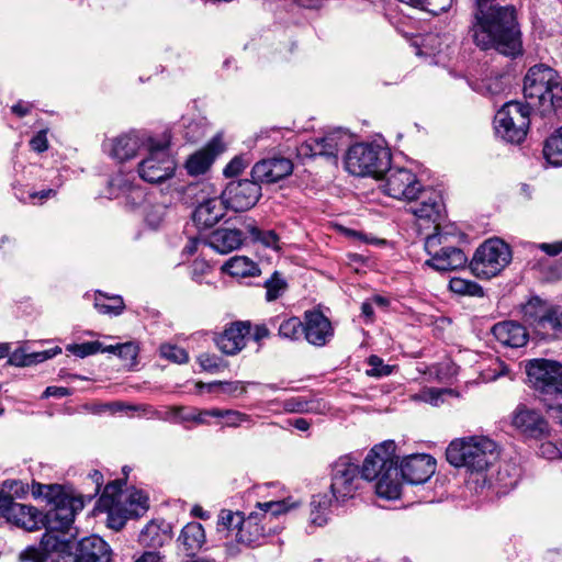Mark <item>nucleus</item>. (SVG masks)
<instances>
[{"instance_id": "nucleus-35", "label": "nucleus", "mask_w": 562, "mask_h": 562, "mask_svg": "<svg viewBox=\"0 0 562 562\" xmlns=\"http://www.w3.org/2000/svg\"><path fill=\"white\" fill-rule=\"evenodd\" d=\"M543 156L550 165L562 166V126L544 142Z\"/></svg>"}, {"instance_id": "nucleus-64", "label": "nucleus", "mask_w": 562, "mask_h": 562, "mask_svg": "<svg viewBox=\"0 0 562 562\" xmlns=\"http://www.w3.org/2000/svg\"><path fill=\"white\" fill-rule=\"evenodd\" d=\"M544 277L547 281L560 280L562 278V263H554L548 267Z\"/></svg>"}, {"instance_id": "nucleus-62", "label": "nucleus", "mask_w": 562, "mask_h": 562, "mask_svg": "<svg viewBox=\"0 0 562 562\" xmlns=\"http://www.w3.org/2000/svg\"><path fill=\"white\" fill-rule=\"evenodd\" d=\"M8 363L15 367H29L27 353L18 349L9 356Z\"/></svg>"}, {"instance_id": "nucleus-44", "label": "nucleus", "mask_w": 562, "mask_h": 562, "mask_svg": "<svg viewBox=\"0 0 562 562\" xmlns=\"http://www.w3.org/2000/svg\"><path fill=\"white\" fill-rule=\"evenodd\" d=\"M507 88V77L504 75H491L482 81L483 92L492 97L503 93Z\"/></svg>"}, {"instance_id": "nucleus-55", "label": "nucleus", "mask_w": 562, "mask_h": 562, "mask_svg": "<svg viewBox=\"0 0 562 562\" xmlns=\"http://www.w3.org/2000/svg\"><path fill=\"white\" fill-rule=\"evenodd\" d=\"M243 423L252 424L250 415L234 409H229L228 413H226L225 426L237 428Z\"/></svg>"}, {"instance_id": "nucleus-46", "label": "nucleus", "mask_w": 562, "mask_h": 562, "mask_svg": "<svg viewBox=\"0 0 562 562\" xmlns=\"http://www.w3.org/2000/svg\"><path fill=\"white\" fill-rule=\"evenodd\" d=\"M160 356L178 364L187 363L189 361V355L186 349L176 345H161Z\"/></svg>"}, {"instance_id": "nucleus-39", "label": "nucleus", "mask_w": 562, "mask_h": 562, "mask_svg": "<svg viewBox=\"0 0 562 562\" xmlns=\"http://www.w3.org/2000/svg\"><path fill=\"white\" fill-rule=\"evenodd\" d=\"M449 289L461 295L476 297H482L484 295V290L479 283L462 278H452L449 282Z\"/></svg>"}, {"instance_id": "nucleus-21", "label": "nucleus", "mask_w": 562, "mask_h": 562, "mask_svg": "<svg viewBox=\"0 0 562 562\" xmlns=\"http://www.w3.org/2000/svg\"><path fill=\"white\" fill-rule=\"evenodd\" d=\"M249 321H236L229 323L223 333L215 335L216 347L227 356H234L246 347V336L250 334Z\"/></svg>"}, {"instance_id": "nucleus-3", "label": "nucleus", "mask_w": 562, "mask_h": 562, "mask_svg": "<svg viewBox=\"0 0 562 562\" xmlns=\"http://www.w3.org/2000/svg\"><path fill=\"white\" fill-rule=\"evenodd\" d=\"M41 544L52 562H111L112 550L99 536L77 540L70 529H45Z\"/></svg>"}, {"instance_id": "nucleus-51", "label": "nucleus", "mask_w": 562, "mask_h": 562, "mask_svg": "<svg viewBox=\"0 0 562 562\" xmlns=\"http://www.w3.org/2000/svg\"><path fill=\"white\" fill-rule=\"evenodd\" d=\"M246 520L243 512H232L229 509H222L218 515L217 525L222 527H243Z\"/></svg>"}, {"instance_id": "nucleus-12", "label": "nucleus", "mask_w": 562, "mask_h": 562, "mask_svg": "<svg viewBox=\"0 0 562 562\" xmlns=\"http://www.w3.org/2000/svg\"><path fill=\"white\" fill-rule=\"evenodd\" d=\"M525 370L530 387L539 397L562 395V363L536 358L526 361Z\"/></svg>"}, {"instance_id": "nucleus-38", "label": "nucleus", "mask_w": 562, "mask_h": 562, "mask_svg": "<svg viewBox=\"0 0 562 562\" xmlns=\"http://www.w3.org/2000/svg\"><path fill=\"white\" fill-rule=\"evenodd\" d=\"M409 7L427 11L434 15L446 12L452 5L453 0H398Z\"/></svg>"}, {"instance_id": "nucleus-6", "label": "nucleus", "mask_w": 562, "mask_h": 562, "mask_svg": "<svg viewBox=\"0 0 562 562\" xmlns=\"http://www.w3.org/2000/svg\"><path fill=\"white\" fill-rule=\"evenodd\" d=\"M522 92L527 104L542 113L562 108V78L546 64H536L528 69Z\"/></svg>"}, {"instance_id": "nucleus-28", "label": "nucleus", "mask_w": 562, "mask_h": 562, "mask_svg": "<svg viewBox=\"0 0 562 562\" xmlns=\"http://www.w3.org/2000/svg\"><path fill=\"white\" fill-rule=\"evenodd\" d=\"M549 308L550 306L543 300L533 296L521 305L524 321L532 326L537 333L547 330Z\"/></svg>"}, {"instance_id": "nucleus-41", "label": "nucleus", "mask_w": 562, "mask_h": 562, "mask_svg": "<svg viewBox=\"0 0 562 562\" xmlns=\"http://www.w3.org/2000/svg\"><path fill=\"white\" fill-rule=\"evenodd\" d=\"M110 198H117L120 193L130 192L135 194L137 199L143 196L140 189L135 188L123 175H116L108 181Z\"/></svg>"}, {"instance_id": "nucleus-63", "label": "nucleus", "mask_w": 562, "mask_h": 562, "mask_svg": "<svg viewBox=\"0 0 562 562\" xmlns=\"http://www.w3.org/2000/svg\"><path fill=\"white\" fill-rule=\"evenodd\" d=\"M210 270L209 263L203 259H195L192 263V279L198 280L201 276H203L206 271Z\"/></svg>"}, {"instance_id": "nucleus-15", "label": "nucleus", "mask_w": 562, "mask_h": 562, "mask_svg": "<svg viewBox=\"0 0 562 562\" xmlns=\"http://www.w3.org/2000/svg\"><path fill=\"white\" fill-rule=\"evenodd\" d=\"M262 188L256 179H239L229 181L221 192L226 207L234 212L251 210L261 199Z\"/></svg>"}, {"instance_id": "nucleus-33", "label": "nucleus", "mask_w": 562, "mask_h": 562, "mask_svg": "<svg viewBox=\"0 0 562 562\" xmlns=\"http://www.w3.org/2000/svg\"><path fill=\"white\" fill-rule=\"evenodd\" d=\"M224 271L233 277L246 278L260 273L257 263L247 257L236 256L231 258L223 267Z\"/></svg>"}, {"instance_id": "nucleus-22", "label": "nucleus", "mask_w": 562, "mask_h": 562, "mask_svg": "<svg viewBox=\"0 0 562 562\" xmlns=\"http://www.w3.org/2000/svg\"><path fill=\"white\" fill-rule=\"evenodd\" d=\"M347 135L340 128L328 132L323 137L311 138L300 147L304 156H326L337 158L338 151L347 145Z\"/></svg>"}, {"instance_id": "nucleus-34", "label": "nucleus", "mask_w": 562, "mask_h": 562, "mask_svg": "<svg viewBox=\"0 0 562 562\" xmlns=\"http://www.w3.org/2000/svg\"><path fill=\"white\" fill-rule=\"evenodd\" d=\"M330 499L327 495H315L310 503V519L315 527H323L328 522Z\"/></svg>"}, {"instance_id": "nucleus-10", "label": "nucleus", "mask_w": 562, "mask_h": 562, "mask_svg": "<svg viewBox=\"0 0 562 562\" xmlns=\"http://www.w3.org/2000/svg\"><path fill=\"white\" fill-rule=\"evenodd\" d=\"M530 104L519 101L506 102L496 113V134L507 143L521 144L530 126Z\"/></svg>"}, {"instance_id": "nucleus-20", "label": "nucleus", "mask_w": 562, "mask_h": 562, "mask_svg": "<svg viewBox=\"0 0 562 562\" xmlns=\"http://www.w3.org/2000/svg\"><path fill=\"white\" fill-rule=\"evenodd\" d=\"M304 338L315 347L326 346L334 337V327L319 310H308L303 314Z\"/></svg>"}, {"instance_id": "nucleus-42", "label": "nucleus", "mask_w": 562, "mask_h": 562, "mask_svg": "<svg viewBox=\"0 0 562 562\" xmlns=\"http://www.w3.org/2000/svg\"><path fill=\"white\" fill-rule=\"evenodd\" d=\"M266 300L268 302L276 301L288 288L286 281L281 277L279 271H274L269 279L265 281Z\"/></svg>"}, {"instance_id": "nucleus-60", "label": "nucleus", "mask_w": 562, "mask_h": 562, "mask_svg": "<svg viewBox=\"0 0 562 562\" xmlns=\"http://www.w3.org/2000/svg\"><path fill=\"white\" fill-rule=\"evenodd\" d=\"M165 209L158 206L157 209H153L146 212L145 218L149 226L156 228L159 226L164 218Z\"/></svg>"}, {"instance_id": "nucleus-31", "label": "nucleus", "mask_w": 562, "mask_h": 562, "mask_svg": "<svg viewBox=\"0 0 562 562\" xmlns=\"http://www.w3.org/2000/svg\"><path fill=\"white\" fill-rule=\"evenodd\" d=\"M256 507L259 512H251L248 516L249 524L257 525V519L260 517L259 521H266L268 517H278L280 515L286 514L291 505L285 499L281 501H269L263 503H257Z\"/></svg>"}, {"instance_id": "nucleus-16", "label": "nucleus", "mask_w": 562, "mask_h": 562, "mask_svg": "<svg viewBox=\"0 0 562 562\" xmlns=\"http://www.w3.org/2000/svg\"><path fill=\"white\" fill-rule=\"evenodd\" d=\"M383 176H385V193L394 199L413 202L422 189V183L416 175L406 168H391L390 166Z\"/></svg>"}, {"instance_id": "nucleus-61", "label": "nucleus", "mask_w": 562, "mask_h": 562, "mask_svg": "<svg viewBox=\"0 0 562 562\" xmlns=\"http://www.w3.org/2000/svg\"><path fill=\"white\" fill-rule=\"evenodd\" d=\"M89 479H90V480L94 483V485H95V487H94V493H93L92 495H88V496H86V499H87L88 502H91V501H92V498H93L94 496H97V495L100 493V490H101V487H102V485H103L104 480H103V474H102L100 471H98V470H93V471H91V472L89 473Z\"/></svg>"}, {"instance_id": "nucleus-48", "label": "nucleus", "mask_w": 562, "mask_h": 562, "mask_svg": "<svg viewBox=\"0 0 562 562\" xmlns=\"http://www.w3.org/2000/svg\"><path fill=\"white\" fill-rule=\"evenodd\" d=\"M63 484H43L33 481L30 487V492L34 498H44L47 504L57 491H60Z\"/></svg>"}, {"instance_id": "nucleus-13", "label": "nucleus", "mask_w": 562, "mask_h": 562, "mask_svg": "<svg viewBox=\"0 0 562 562\" xmlns=\"http://www.w3.org/2000/svg\"><path fill=\"white\" fill-rule=\"evenodd\" d=\"M359 465L350 456L338 458L331 465L330 491L337 502L344 503L356 496L361 487Z\"/></svg>"}, {"instance_id": "nucleus-50", "label": "nucleus", "mask_w": 562, "mask_h": 562, "mask_svg": "<svg viewBox=\"0 0 562 562\" xmlns=\"http://www.w3.org/2000/svg\"><path fill=\"white\" fill-rule=\"evenodd\" d=\"M102 342L95 341H87L82 344H71L66 347V350L71 352L72 355L85 358L94 353H98L101 350Z\"/></svg>"}, {"instance_id": "nucleus-23", "label": "nucleus", "mask_w": 562, "mask_h": 562, "mask_svg": "<svg viewBox=\"0 0 562 562\" xmlns=\"http://www.w3.org/2000/svg\"><path fill=\"white\" fill-rule=\"evenodd\" d=\"M414 201L415 204L409 206V211L418 218L427 220L432 223H436L441 218L443 201L438 191L432 188H425L422 186V189Z\"/></svg>"}, {"instance_id": "nucleus-14", "label": "nucleus", "mask_w": 562, "mask_h": 562, "mask_svg": "<svg viewBox=\"0 0 562 562\" xmlns=\"http://www.w3.org/2000/svg\"><path fill=\"white\" fill-rule=\"evenodd\" d=\"M446 235L434 234L426 238L425 249L430 256L426 265L437 271H452L464 268L468 257L462 249L453 246H443Z\"/></svg>"}, {"instance_id": "nucleus-43", "label": "nucleus", "mask_w": 562, "mask_h": 562, "mask_svg": "<svg viewBox=\"0 0 562 562\" xmlns=\"http://www.w3.org/2000/svg\"><path fill=\"white\" fill-rule=\"evenodd\" d=\"M319 402L316 400H307L303 396L292 397L284 402V408L291 413H311L316 412Z\"/></svg>"}, {"instance_id": "nucleus-7", "label": "nucleus", "mask_w": 562, "mask_h": 562, "mask_svg": "<svg viewBox=\"0 0 562 562\" xmlns=\"http://www.w3.org/2000/svg\"><path fill=\"white\" fill-rule=\"evenodd\" d=\"M496 443L483 436L452 440L446 449L447 461L471 473L484 472L495 459Z\"/></svg>"}, {"instance_id": "nucleus-19", "label": "nucleus", "mask_w": 562, "mask_h": 562, "mask_svg": "<svg viewBox=\"0 0 562 562\" xmlns=\"http://www.w3.org/2000/svg\"><path fill=\"white\" fill-rule=\"evenodd\" d=\"M293 162L285 157H271L257 161L251 170L250 177L260 184L277 183L293 172Z\"/></svg>"}, {"instance_id": "nucleus-40", "label": "nucleus", "mask_w": 562, "mask_h": 562, "mask_svg": "<svg viewBox=\"0 0 562 562\" xmlns=\"http://www.w3.org/2000/svg\"><path fill=\"white\" fill-rule=\"evenodd\" d=\"M304 323L299 317L283 319L279 326L278 334L281 338L299 340L304 336Z\"/></svg>"}, {"instance_id": "nucleus-59", "label": "nucleus", "mask_w": 562, "mask_h": 562, "mask_svg": "<svg viewBox=\"0 0 562 562\" xmlns=\"http://www.w3.org/2000/svg\"><path fill=\"white\" fill-rule=\"evenodd\" d=\"M72 394V391L65 386H47L42 393V398L48 397H65Z\"/></svg>"}, {"instance_id": "nucleus-26", "label": "nucleus", "mask_w": 562, "mask_h": 562, "mask_svg": "<svg viewBox=\"0 0 562 562\" xmlns=\"http://www.w3.org/2000/svg\"><path fill=\"white\" fill-rule=\"evenodd\" d=\"M245 239V232L241 229L222 227L213 231L205 244L220 254H228L238 249Z\"/></svg>"}, {"instance_id": "nucleus-47", "label": "nucleus", "mask_w": 562, "mask_h": 562, "mask_svg": "<svg viewBox=\"0 0 562 562\" xmlns=\"http://www.w3.org/2000/svg\"><path fill=\"white\" fill-rule=\"evenodd\" d=\"M1 491L14 501V497L25 498L30 493V485L20 480H5Z\"/></svg>"}, {"instance_id": "nucleus-54", "label": "nucleus", "mask_w": 562, "mask_h": 562, "mask_svg": "<svg viewBox=\"0 0 562 562\" xmlns=\"http://www.w3.org/2000/svg\"><path fill=\"white\" fill-rule=\"evenodd\" d=\"M368 364L370 366V370L367 371L368 375L371 376H387L392 373L393 367L389 364H384L383 360L378 356H370L368 358Z\"/></svg>"}, {"instance_id": "nucleus-4", "label": "nucleus", "mask_w": 562, "mask_h": 562, "mask_svg": "<svg viewBox=\"0 0 562 562\" xmlns=\"http://www.w3.org/2000/svg\"><path fill=\"white\" fill-rule=\"evenodd\" d=\"M127 479L110 481L95 502L90 515H106L105 527H124L130 520H137L149 509V496L143 490L131 487L123 494Z\"/></svg>"}, {"instance_id": "nucleus-25", "label": "nucleus", "mask_w": 562, "mask_h": 562, "mask_svg": "<svg viewBox=\"0 0 562 562\" xmlns=\"http://www.w3.org/2000/svg\"><path fill=\"white\" fill-rule=\"evenodd\" d=\"M495 339L505 347L520 348L528 342L529 334L525 326L515 321H505L492 327Z\"/></svg>"}, {"instance_id": "nucleus-32", "label": "nucleus", "mask_w": 562, "mask_h": 562, "mask_svg": "<svg viewBox=\"0 0 562 562\" xmlns=\"http://www.w3.org/2000/svg\"><path fill=\"white\" fill-rule=\"evenodd\" d=\"M205 529H181L179 548L187 557L195 555L205 543Z\"/></svg>"}, {"instance_id": "nucleus-56", "label": "nucleus", "mask_w": 562, "mask_h": 562, "mask_svg": "<svg viewBox=\"0 0 562 562\" xmlns=\"http://www.w3.org/2000/svg\"><path fill=\"white\" fill-rule=\"evenodd\" d=\"M547 329L562 331V306H550Z\"/></svg>"}, {"instance_id": "nucleus-37", "label": "nucleus", "mask_w": 562, "mask_h": 562, "mask_svg": "<svg viewBox=\"0 0 562 562\" xmlns=\"http://www.w3.org/2000/svg\"><path fill=\"white\" fill-rule=\"evenodd\" d=\"M94 307L101 314L121 315L125 310V304L120 295L106 296L99 292L94 302Z\"/></svg>"}, {"instance_id": "nucleus-53", "label": "nucleus", "mask_w": 562, "mask_h": 562, "mask_svg": "<svg viewBox=\"0 0 562 562\" xmlns=\"http://www.w3.org/2000/svg\"><path fill=\"white\" fill-rule=\"evenodd\" d=\"M138 355V346L135 342L128 341L119 344L117 357L121 358L126 366H134Z\"/></svg>"}, {"instance_id": "nucleus-24", "label": "nucleus", "mask_w": 562, "mask_h": 562, "mask_svg": "<svg viewBox=\"0 0 562 562\" xmlns=\"http://www.w3.org/2000/svg\"><path fill=\"white\" fill-rule=\"evenodd\" d=\"M224 149L225 146L222 139L218 136L213 137L203 149L198 150L188 158L186 162L188 173L190 176L205 173L214 162L216 156L223 153Z\"/></svg>"}, {"instance_id": "nucleus-52", "label": "nucleus", "mask_w": 562, "mask_h": 562, "mask_svg": "<svg viewBox=\"0 0 562 562\" xmlns=\"http://www.w3.org/2000/svg\"><path fill=\"white\" fill-rule=\"evenodd\" d=\"M248 165L249 161L245 156H235L223 169V175L225 178L238 177L244 172Z\"/></svg>"}, {"instance_id": "nucleus-49", "label": "nucleus", "mask_w": 562, "mask_h": 562, "mask_svg": "<svg viewBox=\"0 0 562 562\" xmlns=\"http://www.w3.org/2000/svg\"><path fill=\"white\" fill-rule=\"evenodd\" d=\"M198 362L204 371L217 372L227 367V362L213 353L203 352L198 357Z\"/></svg>"}, {"instance_id": "nucleus-5", "label": "nucleus", "mask_w": 562, "mask_h": 562, "mask_svg": "<svg viewBox=\"0 0 562 562\" xmlns=\"http://www.w3.org/2000/svg\"><path fill=\"white\" fill-rule=\"evenodd\" d=\"M396 445L385 440L375 445L367 454L360 474L367 481L376 480L375 491L380 497L396 499L402 493L398 479V458L395 456Z\"/></svg>"}, {"instance_id": "nucleus-2", "label": "nucleus", "mask_w": 562, "mask_h": 562, "mask_svg": "<svg viewBox=\"0 0 562 562\" xmlns=\"http://www.w3.org/2000/svg\"><path fill=\"white\" fill-rule=\"evenodd\" d=\"M86 502V496L64 484L49 501L47 512L30 504L16 503L11 496L0 492V519L14 527H52L53 524H58V527H72Z\"/></svg>"}, {"instance_id": "nucleus-57", "label": "nucleus", "mask_w": 562, "mask_h": 562, "mask_svg": "<svg viewBox=\"0 0 562 562\" xmlns=\"http://www.w3.org/2000/svg\"><path fill=\"white\" fill-rule=\"evenodd\" d=\"M30 147L35 153H44L48 149L47 130L38 131L31 139Z\"/></svg>"}, {"instance_id": "nucleus-36", "label": "nucleus", "mask_w": 562, "mask_h": 562, "mask_svg": "<svg viewBox=\"0 0 562 562\" xmlns=\"http://www.w3.org/2000/svg\"><path fill=\"white\" fill-rule=\"evenodd\" d=\"M139 542L158 549L172 539V529H142L139 533Z\"/></svg>"}, {"instance_id": "nucleus-27", "label": "nucleus", "mask_w": 562, "mask_h": 562, "mask_svg": "<svg viewBox=\"0 0 562 562\" xmlns=\"http://www.w3.org/2000/svg\"><path fill=\"white\" fill-rule=\"evenodd\" d=\"M225 210L228 209L221 196L209 198L196 205L192 214V220L198 226L210 228L223 218Z\"/></svg>"}, {"instance_id": "nucleus-8", "label": "nucleus", "mask_w": 562, "mask_h": 562, "mask_svg": "<svg viewBox=\"0 0 562 562\" xmlns=\"http://www.w3.org/2000/svg\"><path fill=\"white\" fill-rule=\"evenodd\" d=\"M171 134L148 135L144 142L147 156L138 164L139 177L149 183H160L173 177L176 160L170 153Z\"/></svg>"}, {"instance_id": "nucleus-1", "label": "nucleus", "mask_w": 562, "mask_h": 562, "mask_svg": "<svg viewBox=\"0 0 562 562\" xmlns=\"http://www.w3.org/2000/svg\"><path fill=\"white\" fill-rule=\"evenodd\" d=\"M469 34L482 50L495 49L507 57L522 55L521 31L515 5L497 0H475Z\"/></svg>"}, {"instance_id": "nucleus-29", "label": "nucleus", "mask_w": 562, "mask_h": 562, "mask_svg": "<svg viewBox=\"0 0 562 562\" xmlns=\"http://www.w3.org/2000/svg\"><path fill=\"white\" fill-rule=\"evenodd\" d=\"M145 140L146 137L136 133L121 135L112 142L111 156L119 161L128 160L136 155L140 145L144 146Z\"/></svg>"}, {"instance_id": "nucleus-58", "label": "nucleus", "mask_w": 562, "mask_h": 562, "mask_svg": "<svg viewBox=\"0 0 562 562\" xmlns=\"http://www.w3.org/2000/svg\"><path fill=\"white\" fill-rule=\"evenodd\" d=\"M20 562H46V557L35 547H27L19 555Z\"/></svg>"}, {"instance_id": "nucleus-45", "label": "nucleus", "mask_w": 562, "mask_h": 562, "mask_svg": "<svg viewBox=\"0 0 562 562\" xmlns=\"http://www.w3.org/2000/svg\"><path fill=\"white\" fill-rule=\"evenodd\" d=\"M261 529H236L235 539L238 543L246 547H257L262 543V539L268 535L261 533Z\"/></svg>"}, {"instance_id": "nucleus-9", "label": "nucleus", "mask_w": 562, "mask_h": 562, "mask_svg": "<svg viewBox=\"0 0 562 562\" xmlns=\"http://www.w3.org/2000/svg\"><path fill=\"white\" fill-rule=\"evenodd\" d=\"M391 165L390 151L379 145L359 143L349 147L345 166L353 176H371L380 179Z\"/></svg>"}, {"instance_id": "nucleus-30", "label": "nucleus", "mask_w": 562, "mask_h": 562, "mask_svg": "<svg viewBox=\"0 0 562 562\" xmlns=\"http://www.w3.org/2000/svg\"><path fill=\"white\" fill-rule=\"evenodd\" d=\"M244 228L252 243H259L267 248L280 250V238L273 229H260L250 217L244 220Z\"/></svg>"}, {"instance_id": "nucleus-11", "label": "nucleus", "mask_w": 562, "mask_h": 562, "mask_svg": "<svg viewBox=\"0 0 562 562\" xmlns=\"http://www.w3.org/2000/svg\"><path fill=\"white\" fill-rule=\"evenodd\" d=\"M510 261V247L499 238H490L476 248L469 267L475 277L491 279L501 273Z\"/></svg>"}, {"instance_id": "nucleus-17", "label": "nucleus", "mask_w": 562, "mask_h": 562, "mask_svg": "<svg viewBox=\"0 0 562 562\" xmlns=\"http://www.w3.org/2000/svg\"><path fill=\"white\" fill-rule=\"evenodd\" d=\"M513 426L522 435L533 439H542L550 435V426L543 415L526 404L515 408L512 418Z\"/></svg>"}, {"instance_id": "nucleus-18", "label": "nucleus", "mask_w": 562, "mask_h": 562, "mask_svg": "<svg viewBox=\"0 0 562 562\" xmlns=\"http://www.w3.org/2000/svg\"><path fill=\"white\" fill-rule=\"evenodd\" d=\"M436 471V460L426 453L405 457L398 464V476L409 484H424Z\"/></svg>"}]
</instances>
